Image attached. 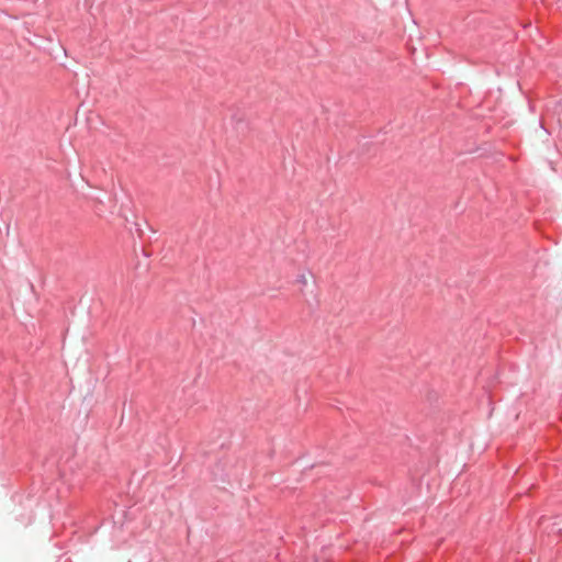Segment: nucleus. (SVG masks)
I'll return each instance as SVG.
<instances>
[{
  "mask_svg": "<svg viewBox=\"0 0 562 562\" xmlns=\"http://www.w3.org/2000/svg\"><path fill=\"white\" fill-rule=\"evenodd\" d=\"M310 281V274L303 272L296 277V283L303 286L307 285Z\"/></svg>",
  "mask_w": 562,
  "mask_h": 562,
  "instance_id": "nucleus-1",
  "label": "nucleus"
}]
</instances>
